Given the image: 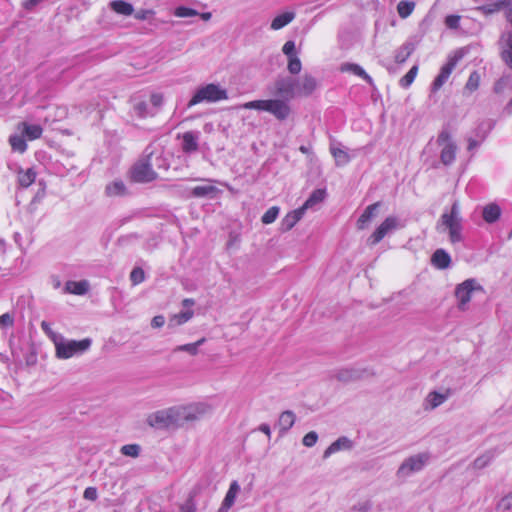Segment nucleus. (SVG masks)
Instances as JSON below:
<instances>
[{"label": "nucleus", "instance_id": "nucleus-1", "mask_svg": "<svg viewBox=\"0 0 512 512\" xmlns=\"http://www.w3.org/2000/svg\"><path fill=\"white\" fill-rule=\"evenodd\" d=\"M209 411L210 408L204 404L172 407L149 414L146 422L156 429L180 427L186 422L199 420Z\"/></svg>", "mask_w": 512, "mask_h": 512}, {"label": "nucleus", "instance_id": "nucleus-2", "mask_svg": "<svg viewBox=\"0 0 512 512\" xmlns=\"http://www.w3.org/2000/svg\"><path fill=\"white\" fill-rule=\"evenodd\" d=\"M273 87L274 94L282 97L284 101H288L296 97L310 96L318 88V81L311 74L305 73L298 78L279 77L275 80Z\"/></svg>", "mask_w": 512, "mask_h": 512}, {"label": "nucleus", "instance_id": "nucleus-3", "mask_svg": "<svg viewBox=\"0 0 512 512\" xmlns=\"http://www.w3.org/2000/svg\"><path fill=\"white\" fill-rule=\"evenodd\" d=\"M166 170L167 165L160 154L146 149L145 154L131 168V179L138 183H148L158 178L159 169Z\"/></svg>", "mask_w": 512, "mask_h": 512}, {"label": "nucleus", "instance_id": "nucleus-4", "mask_svg": "<svg viewBox=\"0 0 512 512\" xmlns=\"http://www.w3.org/2000/svg\"><path fill=\"white\" fill-rule=\"evenodd\" d=\"M460 216L459 202L452 204L450 212H444L437 222L436 229L438 232H447L449 240L452 244L462 241V224Z\"/></svg>", "mask_w": 512, "mask_h": 512}, {"label": "nucleus", "instance_id": "nucleus-5", "mask_svg": "<svg viewBox=\"0 0 512 512\" xmlns=\"http://www.w3.org/2000/svg\"><path fill=\"white\" fill-rule=\"evenodd\" d=\"M244 109L266 111L278 120H285L291 113V108L283 99L254 100L243 104Z\"/></svg>", "mask_w": 512, "mask_h": 512}, {"label": "nucleus", "instance_id": "nucleus-6", "mask_svg": "<svg viewBox=\"0 0 512 512\" xmlns=\"http://www.w3.org/2000/svg\"><path fill=\"white\" fill-rule=\"evenodd\" d=\"M55 356L58 359H69L75 355L82 354L91 346V340L86 338L82 340H68L62 335L54 343Z\"/></svg>", "mask_w": 512, "mask_h": 512}, {"label": "nucleus", "instance_id": "nucleus-7", "mask_svg": "<svg viewBox=\"0 0 512 512\" xmlns=\"http://www.w3.org/2000/svg\"><path fill=\"white\" fill-rule=\"evenodd\" d=\"M228 98L227 91L217 84H207L196 90L194 96L190 99L188 107L201 102H217Z\"/></svg>", "mask_w": 512, "mask_h": 512}, {"label": "nucleus", "instance_id": "nucleus-8", "mask_svg": "<svg viewBox=\"0 0 512 512\" xmlns=\"http://www.w3.org/2000/svg\"><path fill=\"white\" fill-rule=\"evenodd\" d=\"M437 143L441 148L440 160L444 165H450L456 158L457 146L453 142L451 134L448 130H442L438 137Z\"/></svg>", "mask_w": 512, "mask_h": 512}, {"label": "nucleus", "instance_id": "nucleus-9", "mask_svg": "<svg viewBox=\"0 0 512 512\" xmlns=\"http://www.w3.org/2000/svg\"><path fill=\"white\" fill-rule=\"evenodd\" d=\"M428 453H419L405 459L400 467L398 468V477L405 478L410 476L412 473L419 472L429 461Z\"/></svg>", "mask_w": 512, "mask_h": 512}, {"label": "nucleus", "instance_id": "nucleus-10", "mask_svg": "<svg viewBox=\"0 0 512 512\" xmlns=\"http://www.w3.org/2000/svg\"><path fill=\"white\" fill-rule=\"evenodd\" d=\"M474 291H482V287L475 279H467L455 288V297L458 300V309L465 311Z\"/></svg>", "mask_w": 512, "mask_h": 512}, {"label": "nucleus", "instance_id": "nucleus-11", "mask_svg": "<svg viewBox=\"0 0 512 512\" xmlns=\"http://www.w3.org/2000/svg\"><path fill=\"white\" fill-rule=\"evenodd\" d=\"M401 227L399 219L396 216L387 217L369 237L368 243L375 245L379 243L387 234Z\"/></svg>", "mask_w": 512, "mask_h": 512}, {"label": "nucleus", "instance_id": "nucleus-12", "mask_svg": "<svg viewBox=\"0 0 512 512\" xmlns=\"http://www.w3.org/2000/svg\"><path fill=\"white\" fill-rule=\"evenodd\" d=\"M374 373L367 369V368H361V367H351V368H344L338 371L336 378L339 381L342 382H353L358 381L361 379H365L368 377H372Z\"/></svg>", "mask_w": 512, "mask_h": 512}, {"label": "nucleus", "instance_id": "nucleus-13", "mask_svg": "<svg viewBox=\"0 0 512 512\" xmlns=\"http://www.w3.org/2000/svg\"><path fill=\"white\" fill-rule=\"evenodd\" d=\"M204 182L203 185L192 188L191 195L196 198H214L219 193V189L212 184L213 180L206 179Z\"/></svg>", "mask_w": 512, "mask_h": 512}, {"label": "nucleus", "instance_id": "nucleus-14", "mask_svg": "<svg viewBox=\"0 0 512 512\" xmlns=\"http://www.w3.org/2000/svg\"><path fill=\"white\" fill-rule=\"evenodd\" d=\"M450 396V391L446 390L445 393H439L437 391L430 392L424 400L425 410H434L442 405Z\"/></svg>", "mask_w": 512, "mask_h": 512}, {"label": "nucleus", "instance_id": "nucleus-15", "mask_svg": "<svg viewBox=\"0 0 512 512\" xmlns=\"http://www.w3.org/2000/svg\"><path fill=\"white\" fill-rule=\"evenodd\" d=\"M239 492L240 485L237 481H232L218 512H228V510L234 505Z\"/></svg>", "mask_w": 512, "mask_h": 512}, {"label": "nucleus", "instance_id": "nucleus-16", "mask_svg": "<svg viewBox=\"0 0 512 512\" xmlns=\"http://www.w3.org/2000/svg\"><path fill=\"white\" fill-rule=\"evenodd\" d=\"M199 136L197 133L188 131L182 135V151L190 154L198 151L199 149Z\"/></svg>", "mask_w": 512, "mask_h": 512}, {"label": "nucleus", "instance_id": "nucleus-17", "mask_svg": "<svg viewBox=\"0 0 512 512\" xmlns=\"http://www.w3.org/2000/svg\"><path fill=\"white\" fill-rule=\"evenodd\" d=\"M380 205V202H376L365 208V210L357 220V228L359 230H363L368 226L371 220L376 216V213Z\"/></svg>", "mask_w": 512, "mask_h": 512}, {"label": "nucleus", "instance_id": "nucleus-18", "mask_svg": "<svg viewBox=\"0 0 512 512\" xmlns=\"http://www.w3.org/2000/svg\"><path fill=\"white\" fill-rule=\"evenodd\" d=\"M455 64H456V61L451 59L447 64H445L441 68L439 75L435 78V80L433 82V85H432L433 91H437L438 89H440L443 86V84L447 81V79L451 75V73L455 67Z\"/></svg>", "mask_w": 512, "mask_h": 512}, {"label": "nucleus", "instance_id": "nucleus-19", "mask_svg": "<svg viewBox=\"0 0 512 512\" xmlns=\"http://www.w3.org/2000/svg\"><path fill=\"white\" fill-rule=\"evenodd\" d=\"M105 194L108 197H122L128 194V188L122 180L116 179L106 185Z\"/></svg>", "mask_w": 512, "mask_h": 512}, {"label": "nucleus", "instance_id": "nucleus-20", "mask_svg": "<svg viewBox=\"0 0 512 512\" xmlns=\"http://www.w3.org/2000/svg\"><path fill=\"white\" fill-rule=\"evenodd\" d=\"M304 213L300 208L288 213L281 221L280 229L283 232L291 230L303 217Z\"/></svg>", "mask_w": 512, "mask_h": 512}, {"label": "nucleus", "instance_id": "nucleus-21", "mask_svg": "<svg viewBox=\"0 0 512 512\" xmlns=\"http://www.w3.org/2000/svg\"><path fill=\"white\" fill-rule=\"evenodd\" d=\"M501 55L506 64L512 68V33L502 36L501 41Z\"/></svg>", "mask_w": 512, "mask_h": 512}, {"label": "nucleus", "instance_id": "nucleus-22", "mask_svg": "<svg viewBox=\"0 0 512 512\" xmlns=\"http://www.w3.org/2000/svg\"><path fill=\"white\" fill-rule=\"evenodd\" d=\"M352 448V441L347 437H340L334 441L323 454L324 458H328L331 454L340 450H349Z\"/></svg>", "mask_w": 512, "mask_h": 512}, {"label": "nucleus", "instance_id": "nucleus-23", "mask_svg": "<svg viewBox=\"0 0 512 512\" xmlns=\"http://www.w3.org/2000/svg\"><path fill=\"white\" fill-rule=\"evenodd\" d=\"M18 129L22 131L23 136L27 137L28 140H36L41 137L43 129L40 125L28 124L22 122L18 125Z\"/></svg>", "mask_w": 512, "mask_h": 512}, {"label": "nucleus", "instance_id": "nucleus-24", "mask_svg": "<svg viewBox=\"0 0 512 512\" xmlns=\"http://www.w3.org/2000/svg\"><path fill=\"white\" fill-rule=\"evenodd\" d=\"M296 420L295 413L291 410L282 412L278 419V427L281 433H286L294 425Z\"/></svg>", "mask_w": 512, "mask_h": 512}, {"label": "nucleus", "instance_id": "nucleus-25", "mask_svg": "<svg viewBox=\"0 0 512 512\" xmlns=\"http://www.w3.org/2000/svg\"><path fill=\"white\" fill-rule=\"evenodd\" d=\"M432 264L439 269H446L450 266L451 258L443 249H437L432 255Z\"/></svg>", "mask_w": 512, "mask_h": 512}, {"label": "nucleus", "instance_id": "nucleus-26", "mask_svg": "<svg viewBox=\"0 0 512 512\" xmlns=\"http://www.w3.org/2000/svg\"><path fill=\"white\" fill-rule=\"evenodd\" d=\"M89 289V283L82 281H67L65 284V292L75 295H84Z\"/></svg>", "mask_w": 512, "mask_h": 512}, {"label": "nucleus", "instance_id": "nucleus-27", "mask_svg": "<svg viewBox=\"0 0 512 512\" xmlns=\"http://www.w3.org/2000/svg\"><path fill=\"white\" fill-rule=\"evenodd\" d=\"M326 196V192L323 189H317L312 192L309 198L304 202V204L300 207L303 213L306 210L313 208L317 204L321 203Z\"/></svg>", "mask_w": 512, "mask_h": 512}, {"label": "nucleus", "instance_id": "nucleus-28", "mask_svg": "<svg viewBox=\"0 0 512 512\" xmlns=\"http://www.w3.org/2000/svg\"><path fill=\"white\" fill-rule=\"evenodd\" d=\"M341 72H349L353 73L361 78H363L365 81H367L369 84H372V78L364 71V69L359 66L358 64L354 63H343L340 66Z\"/></svg>", "mask_w": 512, "mask_h": 512}, {"label": "nucleus", "instance_id": "nucleus-29", "mask_svg": "<svg viewBox=\"0 0 512 512\" xmlns=\"http://www.w3.org/2000/svg\"><path fill=\"white\" fill-rule=\"evenodd\" d=\"M330 152L333 155L337 166H345L351 160V156L346 149L331 145Z\"/></svg>", "mask_w": 512, "mask_h": 512}, {"label": "nucleus", "instance_id": "nucleus-30", "mask_svg": "<svg viewBox=\"0 0 512 512\" xmlns=\"http://www.w3.org/2000/svg\"><path fill=\"white\" fill-rule=\"evenodd\" d=\"M501 209L497 204L491 203L483 208L482 216L487 223H493L499 219Z\"/></svg>", "mask_w": 512, "mask_h": 512}, {"label": "nucleus", "instance_id": "nucleus-31", "mask_svg": "<svg viewBox=\"0 0 512 512\" xmlns=\"http://www.w3.org/2000/svg\"><path fill=\"white\" fill-rule=\"evenodd\" d=\"M295 18L294 12H284L278 16H276L272 22H271V29L272 30H280L286 25H288L290 22H292Z\"/></svg>", "mask_w": 512, "mask_h": 512}, {"label": "nucleus", "instance_id": "nucleus-32", "mask_svg": "<svg viewBox=\"0 0 512 512\" xmlns=\"http://www.w3.org/2000/svg\"><path fill=\"white\" fill-rule=\"evenodd\" d=\"M109 5L114 12L120 15L130 16L134 13L133 5L122 0L112 1Z\"/></svg>", "mask_w": 512, "mask_h": 512}, {"label": "nucleus", "instance_id": "nucleus-33", "mask_svg": "<svg viewBox=\"0 0 512 512\" xmlns=\"http://www.w3.org/2000/svg\"><path fill=\"white\" fill-rule=\"evenodd\" d=\"M206 342V339L203 337L199 340H197L196 342L194 343H189V344H184V345H179V346H176L174 349H173V353H178V352H187L188 354L192 355V356H195L198 354V349L201 345H203L204 343Z\"/></svg>", "mask_w": 512, "mask_h": 512}, {"label": "nucleus", "instance_id": "nucleus-34", "mask_svg": "<svg viewBox=\"0 0 512 512\" xmlns=\"http://www.w3.org/2000/svg\"><path fill=\"white\" fill-rule=\"evenodd\" d=\"M194 315L193 310H185L180 313L174 314L169 318L168 326L176 327L188 322Z\"/></svg>", "mask_w": 512, "mask_h": 512}, {"label": "nucleus", "instance_id": "nucleus-35", "mask_svg": "<svg viewBox=\"0 0 512 512\" xmlns=\"http://www.w3.org/2000/svg\"><path fill=\"white\" fill-rule=\"evenodd\" d=\"M415 47L411 42L404 43L401 47H399L395 53V61L399 64L404 63L408 57L412 54Z\"/></svg>", "mask_w": 512, "mask_h": 512}, {"label": "nucleus", "instance_id": "nucleus-36", "mask_svg": "<svg viewBox=\"0 0 512 512\" xmlns=\"http://www.w3.org/2000/svg\"><path fill=\"white\" fill-rule=\"evenodd\" d=\"M35 178L36 172L32 168H29L27 170H20L18 172L19 185L24 188L29 187L35 181Z\"/></svg>", "mask_w": 512, "mask_h": 512}, {"label": "nucleus", "instance_id": "nucleus-37", "mask_svg": "<svg viewBox=\"0 0 512 512\" xmlns=\"http://www.w3.org/2000/svg\"><path fill=\"white\" fill-rule=\"evenodd\" d=\"M493 455L490 452H486L477 457L470 465V468L478 471L486 468L492 461Z\"/></svg>", "mask_w": 512, "mask_h": 512}, {"label": "nucleus", "instance_id": "nucleus-38", "mask_svg": "<svg viewBox=\"0 0 512 512\" xmlns=\"http://www.w3.org/2000/svg\"><path fill=\"white\" fill-rule=\"evenodd\" d=\"M9 143L14 151H18L23 153L27 149V144L25 142L24 136L22 135H11L9 138Z\"/></svg>", "mask_w": 512, "mask_h": 512}, {"label": "nucleus", "instance_id": "nucleus-39", "mask_svg": "<svg viewBox=\"0 0 512 512\" xmlns=\"http://www.w3.org/2000/svg\"><path fill=\"white\" fill-rule=\"evenodd\" d=\"M509 3H510V0H501V1L493 3V4L482 6L479 8V10L482 11V13H484L485 15H490V14H493V13H496V12L502 10Z\"/></svg>", "mask_w": 512, "mask_h": 512}, {"label": "nucleus", "instance_id": "nucleus-40", "mask_svg": "<svg viewBox=\"0 0 512 512\" xmlns=\"http://www.w3.org/2000/svg\"><path fill=\"white\" fill-rule=\"evenodd\" d=\"M415 4L408 1H400L397 5V11L401 18H407L414 10Z\"/></svg>", "mask_w": 512, "mask_h": 512}, {"label": "nucleus", "instance_id": "nucleus-41", "mask_svg": "<svg viewBox=\"0 0 512 512\" xmlns=\"http://www.w3.org/2000/svg\"><path fill=\"white\" fill-rule=\"evenodd\" d=\"M496 510L499 512H507L512 510V492L504 495L496 505Z\"/></svg>", "mask_w": 512, "mask_h": 512}, {"label": "nucleus", "instance_id": "nucleus-42", "mask_svg": "<svg viewBox=\"0 0 512 512\" xmlns=\"http://www.w3.org/2000/svg\"><path fill=\"white\" fill-rule=\"evenodd\" d=\"M417 72H418V67L416 65H414L401 79H400V85L404 88H407L409 87L416 75H417Z\"/></svg>", "mask_w": 512, "mask_h": 512}, {"label": "nucleus", "instance_id": "nucleus-43", "mask_svg": "<svg viewBox=\"0 0 512 512\" xmlns=\"http://www.w3.org/2000/svg\"><path fill=\"white\" fill-rule=\"evenodd\" d=\"M287 69L292 75L299 74L302 69L300 59L297 56H291L290 59H288Z\"/></svg>", "mask_w": 512, "mask_h": 512}, {"label": "nucleus", "instance_id": "nucleus-44", "mask_svg": "<svg viewBox=\"0 0 512 512\" xmlns=\"http://www.w3.org/2000/svg\"><path fill=\"white\" fill-rule=\"evenodd\" d=\"M278 214H279V208L276 206H273V207L269 208L264 213V215L261 218V221L264 224H271L276 220Z\"/></svg>", "mask_w": 512, "mask_h": 512}, {"label": "nucleus", "instance_id": "nucleus-45", "mask_svg": "<svg viewBox=\"0 0 512 512\" xmlns=\"http://www.w3.org/2000/svg\"><path fill=\"white\" fill-rule=\"evenodd\" d=\"M121 453L125 456L136 458L140 454V446L138 444H127L121 447Z\"/></svg>", "mask_w": 512, "mask_h": 512}, {"label": "nucleus", "instance_id": "nucleus-46", "mask_svg": "<svg viewBox=\"0 0 512 512\" xmlns=\"http://www.w3.org/2000/svg\"><path fill=\"white\" fill-rule=\"evenodd\" d=\"M145 280V273L142 268L135 267L130 273V281L133 285H138Z\"/></svg>", "mask_w": 512, "mask_h": 512}, {"label": "nucleus", "instance_id": "nucleus-47", "mask_svg": "<svg viewBox=\"0 0 512 512\" xmlns=\"http://www.w3.org/2000/svg\"><path fill=\"white\" fill-rule=\"evenodd\" d=\"M480 75L474 71L470 74L469 79L465 85V88L471 92L475 91L479 87Z\"/></svg>", "mask_w": 512, "mask_h": 512}, {"label": "nucleus", "instance_id": "nucleus-48", "mask_svg": "<svg viewBox=\"0 0 512 512\" xmlns=\"http://www.w3.org/2000/svg\"><path fill=\"white\" fill-rule=\"evenodd\" d=\"M41 329L43 332L49 337V339L53 342V344L58 340L61 334L54 332L50 326V323L47 321L41 322Z\"/></svg>", "mask_w": 512, "mask_h": 512}, {"label": "nucleus", "instance_id": "nucleus-49", "mask_svg": "<svg viewBox=\"0 0 512 512\" xmlns=\"http://www.w3.org/2000/svg\"><path fill=\"white\" fill-rule=\"evenodd\" d=\"M174 15L177 17L186 18L197 16L198 12L194 9L181 6L175 9Z\"/></svg>", "mask_w": 512, "mask_h": 512}, {"label": "nucleus", "instance_id": "nucleus-50", "mask_svg": "<svg viewBox=\"0 0 512 512\" xmlns=\"http://www.w3.org/2000/svg\"><path fill=\"white\" fill-rule=\"evenodd\" d=\"M195 492H191L189 498L180 507V512H195L196 504L194 502Z\"/></svg>", "mask_w": 512, "mask_h": 512}, {"label": "nucleus", "instance_id": "nucleus-51", "mask_svg": "<svg viewBox=\"0 0 512 512\" xmlns=\"http://www.w3.org/2000/svg\"><path fill=\"white\" fill-rule=\"evenodd\" d=\"M318 440V435L316 432L314 431H311V432H308L302 439V443L304 446L306 447H312L316 444Z\"/></svg>", "mask_w": 512, "mask_h": 512}, {"label": "nucleus", "instance_id": "nucleus-52", "mask_svg": "<svg viewBox=\"0 0 512 512\" xmlns=\"http://www.w3.org/2000/svg\"><path fill=\"white\" fill-rule=\"evenodd\" d=\"M14 318L10 313H4L0 316V326L1 327H11L13 326Z\"/></svg>", "mask_w": 512, "mask_h": 512}, {"label": "nucleus", "instance_id": "nucleus-53", "mask_svg": "<svg viewBox=\"0 0 512 512\" xmlns=\"http://www.w3.org/2000/svg\"><path fill=\"white\" fill-rule=\"evenodd\" d=\"M282 51L285 55L288 56V58L290 59L291 56H296L295 55V43L293 41H287L283 47H282Z\"/></svg>", "mask_w": 512, "mask_h": 512}, {"label": "nucleus", "instance_id": "nucleus-54", "mask_svg": "<svg viewBox=\"0 0 512 512\" xmlns=\"http://www.w3.org/2000/svg\"><path fill=\"white\" fill-rule=\"evenodd\" d=\"M460 17L456 15H449L445 19V24L451 29H456L459 26Z\"/></svg>", "mask_w": 512, "mask_h": 512}, {"label": "nucleus", "instance_id": "nucleus-55", "mask_svg": "<svg viewBox=\"0 0 512 512\" xmlns=\"http://www.w3.org/2000/svg\"><path fill=\"white\" fill-rule=\"evenodd\" d=\"M136 114L140 117H144L147 114V103L144 101L137 102L134 105Z\"/></svg>", "mask_w": 512, "mask_h": 512}, {"label": "nucleus", "instance_id": "nucleus-56", "mask_svg": "<svg viewBox=\"0 0 512 512\" xmlns=\"http://www.w3.org/2000/svg\"><path fill=\"white\" fill-rule=\"evenodd\" d=\"M83 497L86 500L95 501L98 497L97 489L95 487L86 488Z\"/></svg>", "mask_w": 512, "mask_h": 512}, {"label": "nucleus", "instance_id": "nucleus-57", "mask_svg": "<svg viewBox=\"0 0 512 512\" xmlns=\"http://www.w3.org/2000/svg\"><path fill=\"white\" fill-rule=\"evenodd\" d=\"M507 86V80L504 78L495 82L493 90L496 94H502Z\"/></svg>", "mask_w": 512, "mask_h": 512}, {"label": "nucleus", "instance_id": "nucleus-58", "mask_svg": "<svg viewBox=\"0 0 512 512\" xmlns=\"http://www.w3.org/2000/svg\"><path fill=\"white\" fill-rule=\"evenodd\" d=\"M153 14L154 12L152 10L141 9L135 13V18L138 20H145Z\"/></svg>", "mask_w": 512, "mask_h": 512}, {"label": "nucleus", "instance_id": "nucleus-59", "mask_svg": "<svg viewBox=\"0 0 512 512\" xmlns=\"http://www.w3.org/2000/svg\"><path fill=\"white\" fill-rule=\"evenodd\" d=\"M165 324V318L162 315H157L151 320V326L153 328H161Z\"/></svg>", "mask_w": 512, "mask_h": 512}, {"label": "nucleus", "instance_id": "nucleus-60", "mask_svg": "<svg viewBox=\"0 0 512 512\" xmlns=\"http://www.w3.org/2000/svg\"><path fill=\"white\" fill-rule=\"evenodd\" d=\"M150 102L152 103L153 106L159 107L163 103V96L157 93L152 94L150 97Z\"/></svg>", "mask_w": 512, "mask_h": 512}, {"label": "nucleus", "instance_id": "nucleus-61", "mask_svg": "<svg viewBox=\"0 0 512 512\" xmlns=\"http://www.w3.org/2000/svg\"><path fill=\"white\" fill-rule=\"evenodd\" d=\"M479 145H480L479 141H477V140H475L473 138H469L468 139V147H467V149L469 151H472L473 149L477 148Z\"/></svg>", "mask_w": 512, "mask_h": 512}, {"label": "nucleus", "instance_id": "nucleus-62", "mask_svg": "<svg viewBox=\"0 0 512 512\" xmlns=\"http://www.w3.org/2000/svg\"><path fill=\"white\" fill-rule=\"evenodd\" d=\"M259 430H260L261 432H263L264 434H266V435L270 438V436H271V430H270L269 425H267V424H261V425L259 426Z\"/></svg>", "mask_w": 512, "mask_h": 512}, {"label": "nucleus", "instance_id": "nucleus-63", "mask_svg": "<svg viewBox=\"0 0 512 512\" xmlns=\"http://www.w3.org/2000/svg\"><path fill=\"white\" fill-rule=\"evenodd\" d=\"M182 305L184 307H190V306H193L194 305V300L193 299H190V298H186L182 301Z\"/></svg>", "mask_w": 512, "mask_h": 512}, {"label": "nucleus", "instance_id": "nucleus-64", "mask_svg": "<svg viewBox=\"0 0 512 512\" xmlns=\"http://www.w3.org/2000/svg\"><path fill=\"white\" fill-rule=\"evenodd\" d=\"M200 16L203 20L207 21L211 18V13H209V12L202 13Z\"/></svg>", "mask_w": 512, "mask_h": 512}]
</instances>
